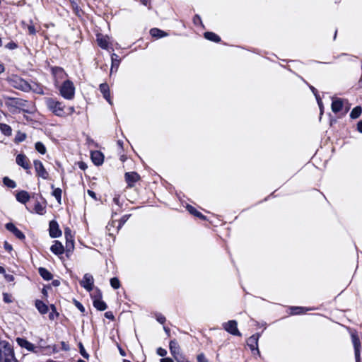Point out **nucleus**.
Instances as JSON below:
<instances>
[{
	"label": "nucleus",
	"instance_id": "7ed1b4c3",
	"mask_svg": "<svg viewBox=\"0 0 362 362\" xmlns=\"http://www.w3.org/2000/svg\"><path fill=\"white\" fill-rule=\"evenodd\" d=\"M223 328L228 333L234 336H241V333L238 329V322L235 320H229L227 322H224Z\"/></svg>",
	"mask_w": 362,
	"mask_h": 362
},
{
	"label": "nucleus",
	"instance_id": "3c124183",
	"mask_svg": "<svg viewBox=\"0 0 362 362\" xmlns=\"http://www.w3.org/2000/svg\"><path fill=\"white\" fill-rule=\"evenodd\" d=\"M105 316L106 318L113 320L115 317L112 312H106L105 313Z\"/></svg>",
	"mask_w": 362,
	"mask_h": 362
},
{
	"label": "nucleus",
	"instance_id": "a878e982",
	"mask_svg": "<svg viewBox=\"0 0 362 362\" xmlns=\"http://www.w3.org/2000/svg\"><path fill=\"white\" fill-rule=\"evenodd\" d=\"M204 37L206 39L216 42H218L221 40L220 37L212 32H206L204 33Z\"/></svg>",
	"mask_w": 362,
	"mask_h": 362
},
{
	"label": "nucleus",
	"instance_id": "4468645a",
	"mask_svg": "<svg viewBox=\"0 0 362 362\" xmlns=\"http://www.w3.org/2000/svg\"><path fill=\"white\" fill-rule=\"evenodd\" d=\"M91 159L96 165H100L103 163L104 156L101 152L95 151L91 153Z\"/></svg>",
	"mask_w": 362,
	"mask_h": 362
},
{
	"label": "nucleus",
	"instance_id": "e2e57ef3",
	"mask_svg": "<svg viewBox=\"0 0 362 362\" xmlns=\"http://www.w3.org/2000/svg\"><path fill=\"white\" fill-rule=\"evenodd\" d=\"M201 21V18L199 16H196L194 18V23H198L199 22Z\"/></svg>",
	"mask_w": 362,
	"mask_h": 362
},
{
	"label": "nucleus",
	"instance_id": "f3484780",
	"mask_svg": "<svg viewBox=\"0 0 362 362\" xmlns=\"http://www.w3.org/2000/svg\"><path fill=\"white\" fill-rule=\"evenodd\" d=\"M100 90L103 93V97L111 105L112 104V101H111V98H110V90H109L108 85L107 83H102V84H100Z\"/></svg>",
	"mask_w": 362,
	"mask_h": 362
},
{
	"label": "nucleus",
	"instance_id": "393cba45",
	"mask_svg": "<svg viewBox=\"0 0 362 362\" xmlns=\"http://www.w3.org/2000/svg\"><path fill=\"white\" fill-rule=\"evenodd\" d=\"M16 82L18 83V85L16 86L17 88L21 89L24 91H28L30 89V86L25 81L17 78Z\"/></svg>",
	"mask_w": 362,
	"mask_h": 362
},
{
	"label": "nucleus",
	"instance_id": "58836bf2",
	"mask_svg": "<svg viewBox=\"0 0 362 362\" xmlns=\"http://www.w3.org/2000/svg\"><path fill=\"white\" fill-rule=\"evenodd\" d=\"M110 285L113 288L117 289L120 286V282L117 278L114 277L110 279Z\"/></svg>",
	"mask_w": 362,
	"mask_h": 362
},
{
	"label": "nucleus",
	"instance_id": "5fc2aeb1",
	"mask_svg": "<svg viewBox=\"0 0 362 362\" xmlns=\"http://www.w3.org/2000/svg\"><path fill=\"white\" fill-rule=\"evenodd\" d=\"M87 193H88V194L90 197H91L93 199H97L96 194H95V193L93 191L88 189V190L87 191Z\"/></svg>",
	"mask_w": 362,
	"mask_h": 362
},
{
	"label": "nucleus",
	"instance_id": "39448f33",
	"mask_svg": "<svg viewBox=\"0 0 362 362\" xmlns=\"http://www.w3.org/2000/svg\"><path fill=\"white\" fill-rule=\"evenodd\" d=\"M351 339H352V343H353V345L354 347L356 362H360V349H361L360 339L358 337V336L356 335V334L354 332L351 333Z\"/></svg>",
	"mask_w": 362,
	"mask_h": 362
},
{
	"label": "nucleus",
	"instance_id": "2eb2a0df",
	"mask_svg": "<svg viewBox=\"0 0 362 362\" xmlns=\"http://www.w3.org/2000/svg\"><path fill=\"white\" fill-rule=\"evenodd\" d=\"M125 180L128 185L132 187L133 184L139 180V175L135 172L127 173Z\"/></svg>",
	"mask_w": 362,
	"mask_h": 362
},
{
	"label": "nucleus",
	"instance_id": "dca6fc26",
	"mask_svg": "<svg viewBox=\"0 0 362 362\" xmlns=\"http://www.w3.org/2000/svg\"><path fill=\"white\" fill-rule=\"evenodd\" d=\"M50 250L54 254L57 255H62L64 252L63 245L58 240H55L54 242V244L51 246Z\"/></svg>",
	"mask_w": 362,
	"mask_h": 362
},
{
	"label": "nucleus",
	"instance_id": "4be33fe9",
	"mask_svg": "<svg viewBox=\"0 0 362 362\" xmlns=\"http://www.w3.org/2000/svg\"><path fill=\"white\" fill-rule=\"evenodd\" d=\"M111 60L112 66L110 74H112L113 71H117L120 64V59H119V57L115 53L111 55Z\"/></svg>",
	"mask_w": 362,
	"mask_h": 362
},
{
	"label": "nucleus",
	"instance_id": "a18cd8bd",
	"mask_svg": "<svg viewBox=\"0 0 362 362\" xmlns=\"http://www.w3.org/2000/svg\"><path fill=\"white\" fill-rule=\"evenodd\" d=\"M197 362H208L205 356L203 354H200L197 356Z\"/></svg>",
	"mask_w": 362,
	"mask_h": 362
},
{
	"label": "nucleus",
	"instance_id": "c85d7f7f",
	"mask_svg": "<svg viewBox=\"0 0 362 362\" xmlns=\"http://www.w3.org/2000/svg\"><path fill=\"white\" fill-rule=\"evenodd\" d=\"M93 305L99 310H105L107 308L105 303L100 299L95 300L93 301Z\"/></svg>",
	"mask_w": 362,
	"mask_h": 362
},
{
	"label": "nucleus",
	"instance_id": "603ef678",
	"mask_svg": "<svg viewBox=\"0 0 362 362\" xmlns=\"http://www.w3.org/2000/svg\"><path fill=\"white\" fill-rule=\"evenodd\" d=\"M157 320L161 323L163 324L165 322V317L161 315L157 316Z\"/></svg>",
	"mask_w": 362,
	"mask_h": 362
},
{
	"label": "nucleus",
	"instance_id": "a19ab883",
	"mask_svg": "<svg viewBox=\"0 0 362 362\" xmlns=\"http://www.w3.org/2000/svg\"><path fill=\"white\" fill-rule=\"evenodd\" d=\"M116 223H117V221H112V222L109 223L106 227L107 230H108L109 232V234L110 235H112V229L116 227Z\"/></svg>",
	"mask_w": 362,
	"mask_h": 362
},
{
	"label": "nucleus",
	"instance_id": "bb28decb",
	"mask_svg": "<svg viewBox=\"0 0 362 362\" xmlns=\"http://www.w3.org/2000/svg\"><path fill=\"white\" fill-rule=\"evenodd\" d=\"M39 273L45 280H50L52 278V274L45 268H39Z\"/></svg>",
	"mask_w": 362,
	"mask_h": 362
},
{
	"label": "nucleus",
	"instance_id": "c03bdc74",
	"mask_svg": "<svg viewBox=\"0 0 362 362\" xmlns=\"http://www.w3.org/2000/svg\"><path fill=\"white\" fill-rule=\"evenodd\" d=\"M74 303H75V305L76 306V308L82 313H83L85 311V308L83 306V305L79 303L78 301L77 300H74Z\"/></svg>",
	"mask_w": 362,
	"mask_h": 362
},
{
	"label": "nucleus",
	"instance_id": "423d86ee",
	"mask_svg": "<svg viewBox=\"0 0 362 362\" xmlns=\"http://www.w3.org/2000/svg\"><path fill=\"white\" fill-rule=\"evenodd\" d=\"M34 167L35 169V171L37 173V175L42 178L46 180L48 178V173L44 168V165L42 163L38 160H35L33 162Z\"/></svg>",
	"mask_w": 362,
	"mask_h": 362
},
{
	"label": "nucleus",
	"instance_id": "ddd939ff",
	"mask_svg": "<svg viewBox=\"0 0 362 362\" xmlns=\"http://www.w3.org/2000/svg\"><path fill=\"white\" fill-rule=\"evenodd\" d=\"M6 228L8 230L12 232L18 238L22 240L25 238L24 234L18 229L14 224L8 223L6 225Z\"/></svg>",
	"mask_w": 362,
	"mask_h": 362
},
{
	"label": "nucleus",
	"instance_id": "b1692460",
	"mask_svg": "<svg viewBox=\"0 0 362 362\" xmlns=\"http://www.w3.org/2000/svg\"><path fill=\"white\" fill-rule=\"evenodd\" d=\"M35 307L41 314H45L48 312L47 305L40 300L35 301Z\"/></svg>",
	"mask_w": 362,
	"mask_h": 362
},
{
	"label": "nucleus",
	"instance_id": "052dcab7",
	"mask_svg": "<svg viewBox=\"0 0 362 362\" xmlns=\"http://www.w3.org/2000/svg\"><path fill=\"white\" fill-rule=\"evenodd\" d=\"M357 129L358 130V132H361L362 133V121H360L358 123V125H357Z\"/></svg>",
	"mask_w": 362,
	"mask_h": 362
},
{
	"label": "nucleus",
	"instance_id": "6e6d98bb",
	"mask_svg": "<svg viewBox=\"0 0 362 362\" xmlns=\"http://www.w3.org/2000/svg\"><path fill=\"white\" fill-rule=\"evenodd\" d=\"M175 358L176 359L177 362H189L187 359L182 356H180V358L176 357Z\"/></svg>",
	"mask_w": 362,
	"mask_h": 362
},
{
	"label": "nucleus",
	"instance_id": "de8ad7c7",
	"mask_svg": "<svg viewBox=\"0 0 362 362\" xmlns=\"http://www.w3.org/2000/svg\"><path fill=\"white\" fill-rule=\"evenodd\" d=\"M119 199L120 197L119 195H115V197L113 198V202L116 205L120 207L122 206V204L120 203Z\"/></svg>",
	"mask_w": 362,
	"mask_h": 362
},
{
	"label": "nucleus",
	"instance_id": "69168bd1",
	"mask_svg": "<svg viewBox=\"0 0 362 362\" xmlns=\"http://www.w3.org/2000/svg\"><path fill=\"white\" fill-rule=\"evenodd\" d=\"M5 69L2 64H0V74L3 73Z\"/></svg>",
	"mask_w": 362,
	"mask_h": 362
},
{
	"label": "nucleus",
	"instance_id": "2f4dec72",
	"mask_svg": "<svg viewBox=\"0 0 362 362\" xmlns=\"http://www.w3.org/2000/svg\"><path fill=\"white\" fill-rule=\"evenodd\" d=\"M0 129L1 132L6 136H10L12 133L11 127L6 124H1Z\"/></svg>",
	"mask_w": 362,
	"mask_h": 362
},
{
	"label": "nucleus",
	"instance_id": "49530a36",
	"mask_svg": "<svg viewBox=\"0 0 362 362\" xmlns=\"http://www.w3.org/2000/svg\"><path fill=\"white\" fill-rule=\"evenodd\" d=\"M157 354L160 356H165L167 354V351L160 347L157 349Z\"/></svg>",
	"mask_w": 362,
	"mask_h": 362
},
{
	"label": "nucleus",
	"instance_id": "f704fd0d",
	"mask_svg": "<svg viewBox=\"0 0 362 362\" xmlns=\"http://www.w3.org/2000/svg\"><path fill=\"white\" fill-rule=\"evenodd\" d=\"M62 189L60 188H56L52 192V195L57 200L59 204H61L62 201Z\"/></svg>",
	"mask_w": 362,
	"mask_h": 362
},
{
	"label": "nucleus",
	"instance_id": "412c9836",
	"mask_svg": "<svg viewBox=\"0 0 362 362\" xmlns=\"http://www.w3.org/2000/svg\"><path fill=\"white\" fill-rule=\"evenodd\" d=\"M4 351L7 357L11 356V346L8 342L6 341H0V352Z\"/></svg>",
	"mask_w": 362,
	"mask_h": 362
},
{
	"label": "nucleus",
	"instance_id": "9b49d317",
	"mask_svg": "<svg viewBox=\"0 0 362 362\" xmlns=\"http://www.w3.org/2000/svg\"><path fill=\"white\" fill-rule=\"evenodd\" d=\"M344 101L339 98H333L332 103V110L334 113H337L343 110Z\"/></svg>",
	"mask_w": 362,
	"mask_h": 362
},
{
	"label": "nucleus",
	"instance_id": "1a4fd4ad",
	"mask_svg": "<svg viewBox=\"0 0 362 362\" xmlns=\"http://www.w3.org/2000/svg\"><path fill=\"white\" fill-rule=\"evenodd\" d=\"M16 341L20 346L25 348L30 351H33L35 353L37 352V350L36 349L37 348L35 346V345L29 342L26 339L17 338Z\"/></svg>",
	"mask_w": 362,
	"mask_h": 362
},
{
	"label": "nucleus",
	"instance_id": "37998d69",
	"mask_svg": "<svg viewBox=\"0 0 362 362\" xmlns=\"http://www.w3.org/2000/svg\"><path fill=\"white\" fill-rule=\"evenodd\" d=\"M303 308L302 307H296L292 308V314L298 315L303 313Z\"/></svg>",
	"mask_w": 362,
	"mask_h": 362
},
{
	"label": "nucleus",
	"instance_id": "aec40b11",
	"mask_svg": "<svg viewBox=\"0 0 362 362\" xmlns=\"http://www.w3.org/2000/svg\"><path fill=\"white\" fill-rule=\"evenodd\" d=\"M169 347L171 354L175 358L180 355V346L175 340L170 341Z\"/></svg>",
	"mask_w": 362,
	"mask_h": 362
},
{
	"label": "nucleus",
	"instance_id": "4c0bfd02",
	"mask_svg": "<svg viewBox=\"0 0 362 362\" xmlns=\"http://www.w3.org/2000/svg\"><path fill=\"white\" fill-rule=\"evenodd\" d=\"M310 89L312 90L313 93L315 94V95L316 97L318 105L320 109V114L322 115L323 112V106H322V103L321 101V99L317 96V95L316 93V89L314 87L310 86Z\"/></svg>",
	"mask_w": 362,
	"mask_h": 362
},
{
	"label": "nucleus",
	"instance_id": "338daca9",
	"mask_svg": "<svg viewBox=\"0 0 362 362\" xmlns=\"http://www.w3.org/2000/svg\"><path fill=\"white\" fill-rule=\"evenodd\" d=\"M119 349V353L122 356H124L126 355L123 349H122L121 348Z\"/></svg>",
	"mask_w": 362,
	"mask_h": 362
},
{
	"label": "nucleus",
	"instance_id": "cd10ccee",
	"mask_svg": "<svg viewBox=\"0 0 362 362\" xmlns=\"http://www.w3.org/2000/svg\"><path fill=\"white\" fill-rule=\"evenodd\" d=\"M13 351L11 349V357H7V356L5 354L4 351L0 352V362H13Z\"/></svg>",
	"mask_w": 362,
	"mask_h": 362
},
{
	"label": "nucleus",
	"instance_id": "f8f14e48",
	"mask_svg": "<svg viewBox=\"0 0 362 362\" xmlns=\"http://www.w3.org/2000/svg\"><path fill=\"white\" fill-rule=\"evenodd\" d=\"M259 337V335L258 334L251 336L250 338H248L247 344L252 351L256 350L257 354H259V351L258 349Z\"/></svg>",
	"mask_w": 362,
	"mask_h": 362
},
{
	"label": "nucleus",
	"instance_id": "e433bc0d",
	"mask_svg": "<svg viewBox=\"0 0 362 362\" xmlns=\"http://www.w3.org/2000/svg\"><path fill=\"white\" fill-rule=\"evenodd\" d=\"M64 234H65V237H66V241H67L66 247H74L73 241L72 240L69 241V237L71 238V230L69 228L65 229Z\"/></svg>",
	"mask_w": 362,
	"mask_h": 362
},
{
	"label": "nucleus",
	"instance_id": "79ce46f5",
	"mask_svg": "<svg viewBox=\"0 0 362 362\" xmlns=\"http://www.w3.org/2000/svg\"><path fill=\"white\" fill-rule=\"evenodd\" d=\"M130 215H124L123 216L120 221H119V223H118V226H117V228H116V230L117 231L122 226V225L128 220L129 217Z\"/></svg>",
	"mask_w": 362,
	"mask_h": 362
},
{
	"label": "nucleus",
	"instance_id": "774afa93",
	"mask_svg": "<svg viewBox=\"0 0 362 362\" xmlns=\"http://www.w3.org/2000/svg\"><path fill=\"white\" fill-rule=\"evenodd\" d=\"M139 1H140V2H141L142 4H144V5H145V6H146V5L148 4V0H139Z\"/></svg>",
	"mask_w": 362,
	"mask_h": 362
},
{
	"label": "nucleus",
	"instance_id": "f257e3e1",
	"mask_svg": "<svg viewBox=\"0 0 362 362\" xmlns=\"http://www.w3.org/2000/svg\"><path fill=\"white\" fill-rule=\"evenodd\" d=\"M45 103L49 110L56 116L61 117L67 116L66 107L63 103L49 98L46 99Z\"/></svg>",
	"mask_w": 362,
	"mask_h": 362
},
{
	"label": "nucleus",
	"instance_id": "0e129e2a",
	"mask_svg": "<svg viewBox=\"0 0 362 362\" xmlns=\"http://www.w3.org/2000/svg\"><path fill=\"white\" fill-rule=\"evenodd\" d=\"M79 168L82 170H85L86 168V165L84 163H80Z\"/></svg>",
	"mask_w": 362,
	"mask_h": 362
},
{
	"label": "nucleus",
	"instance_id": "7c9ffc66",
	"mask_svg": "<svg viewBox=\"0 0 362 362\" xmlns=\"http://www.w3.org/2000/svg\"><path fill=\"white\" fill-rule=\"evenodd\" d=\"M362 109L360 106L354 107L350 113V117L352 119H357L360 117Z\"/></svg>",
	"mask_w": 362,
	"mask_h": 362
},
{
	"label": "nucleus",
	"instance_id": "bf43d9fd",
	"mask_svg": "<svg viewBox=\"0 0 362 362\" xmlns=\"http://www.w3.org/2000/svg\"><path fill=\"white\" fill-rule=\"evenodd\" d=\"M160 362H174V361L170 358H164L160 359Z\"/></svg>",
	"mask_w": 362,
	"mask_h": 362
},
{
	"label": "nucleus",
	"instance_id": "6ab92c4d",
	"mask_svg": "<svg viewBox=\"0 0 362 362\" xmlns=\"http://www.w3.org/2000/svg\"><path fill=\"white\" fill-rule=\"evenodd\" d=\"M16 199L22 204H25L30 199V195H29L28 192L26 191H24V190L18 192L16 194Z\"/></svg>",
	"mask_w": 362,
	"mask_h": 362
},
{
	"label": "nucleus",
	"instance_id": "09e8293b",
	"mask_svg": "<svg viewBox=\"0 0 362 362\" xmlns=\"http://www.w3.org/2000/svg\"><path fill=\"white\" fill-rule=\"evenodd\" d=\"M25 137H26L25 134H20V135H18V136H17L16 137V141L17 142H21V141H23V140H25Z\"/></svg>",
	"mask_w": 362,
	"mask_h": 362
},
{
	"label": "nucleus",
	"instance_id": "20e7f679",
	"mask_svg": "<svg viewBox=\"0 0 362 362\" xmlns=\"http://www.w3.org/2000/svg\"><path fill=\"white\" fill-rule=\"evenodd\" d=\"M52 74L54 78L55 86H58L61 81L66 77V74L60 67H53L52 69Z\"/></svg>",
	"mask_w": 362,
	"mask_h": 362
},
{
	"label": "nucleus",
	"instance_id": "c9c22d12",
	"mask_svg": "<svg viewBox=\"0 0 362 362\" xmlns=\"http://www.w3.org/2000/svg\"><path fill=\"white\" fill-rule=\"evenodd\" d=\"M35 149L41 154L46 153V148L42 142L38 141L35 144Z\"/></svg>",
	"mask_w": 362,
	"mask_h": 362
},
{
	"label": "nucleus",
	"instance_id": "9d476101",
	"mask_svg": "<svg viewBox=\"0 0 362 362\" xmlns=\"http://www.w3.org/2000/svg\"><path fill=\"white\" fill-rule=\"evenodd\" d=\"M16 163L25 170L30 169L29 159L24 154H18L16 156Z\"/></svg>",
	"mask_w": 362,
	"mask_h": 362
},
{
	"label": "nucleus",
	"instance_id": "6e6552de",
	"mask_svg": "<svg viewBox=\"0 0 362 362\" xmlns=\"http://www.w3.org/2000/svg\"><path fill=\"white\" fill-rule=\"evenodd\" d=\"M62 231L59 228V225L57 221H52L49 223V235L52 238H58L61 236Z\"/></svg>",
	"mask_w": 362,
	"mask_h": 362
},
{
	"label": "nucleus",
	"instance_id": "4d7b16f0",
	"mask_svg": "<svg viewBox=\"0 0 362 362\" xmlns=\"http://www.w3.org/2000/svg\"><path fill=\"white\" fill-rule=\"evenodd\" d=\"M4 300L6 303H11V299L10 298V296L6 294V293H4Z\"/></svg>",
	"mask_w": 362,
	"mask_h": 362
},
{
	"label": "nucleus",
	"instance_id": "8fccbe9b",
	"mask_svg": "<svg viewBox=\"0 0 362 362\" xmlns=\"http://www.w3.org/2000/svg\"><path fill=\"white\" fill-rule=\"evenodd\" d=\"M80 348H81V350H80V353L85 358H88V354L86 352L83 346L81 344L80 345Z\"/></svg>",
	"mask_w": 362,
	"mask_h": 362
},
{
	"label": "nucleus",
	"instance_id": "0eeeda50",
	"mask_svg": "<svg viewBox=\"0 0 362 362\" xmlns=\"http://www.w3.org/2000/svg\"><path fill=\"white\" fill-rule=\"evenodd\" d=\"M94 279L91 274H86L80 284L88 291H90L93 287Z\"/></svg>",
	"mask_w": 362,
	"mask_h": 362
},
{
	"label": "nucleus",
	"instance_id": "f03ea898",
	"mask_svg": "<svg viewBox=\"0 0 362 362\" xmlns=\"http://www.w3.org/2000/svg\"><path fill=\"white\" fill-rule=\"evenodd\" d=\"M60 95L66 100H72L75 95V86L72 81L65 80L59 87Z\"/></svg>",
	"mask_w": 362,
	"mask_h": 362
},
{
	"label": "nucleus",
	"instance_id": "13d9d810",
	"mask_svg": "<svg viewBox=\"0 0 362 362\" xmlns=\"http://www.w3.org/2000/svg\"><path fill=\"white\" fill-rule=\"evenodd\" d=\"M61 345H62V349L66 350V351L69 349V346L65 342L62 341Z\"/></svg>",
	"mask_w": 362,
	"mask_h": 362
},
{
	"label": "nucleus",
	"instance_id": "864d4df0",
	"mask_svg": "<svg viewBox=\"0 0 362 362\" xmlns=\"http://www.w3.org/2000/svg\"><path fill=\"white\" fill-rule=\"evenodd\" d=\"M66 111L67 115H72L74 112L75 109H74V107H69V108H67L66 110Z\"/></svg>",
	"mask_w": 362,
	"mask_h": 362
},
{
	"label": "nucleus",
	"instance_id": "ea45409f",
	"mask_svg": "<svg viewBox=\"0 0 362 362\" xmlns=\"http://www.w3.org/2000/svg\"><path fill=\"white\" fill-rule=\"evenodd\" d=\"M23 24L27 28L30 35H35L36 33V30L33 24L25 25L24 23Z\"/></svg>",
	"mask_w": 362,
	"mask_h": 362
},
{
	"label": "nucleus",
	"instance_id": "a211bd4d",
	"mask_svg": "<svg viewBox=\"0 0 362 362\" xmlns=\"http://www.w3.org/2000/svg\"><path fill=\"white\" fill-rule=\"evenodd\" d=\"M97 42L98 45L103 49H107L109 45V37L103 35H97Z\"/></svg>",
	"mask_w": 362,
	"mask_h": 362
},
{
	"label": "nucleus",
	"instance_id": "680f3d73",
	"mask_svg": "<svg viewBox=\"0 0 362 362\" xmlns=\"http://www.w3.org/2000/svg\"><path fill=\"white\" fill-rule=\"evenodd\" d=\"M5 248L8 251H11L12 250V246L7 243H5Z\"/></svg>",
	"mask_w": 362,
	"mask_h": 362
},
{
	"label": "nucleus",
	"instance_id": "5701e85b",
	"mask_svg": "<svg viewBox=\"0 0 362 362\" xmlns=\"http://www.w3.org/2000/svg\"><path fill=\"white\" fill-rule=\"evenodd\" d=\"M150 34L152 37L156 38H161L163 37L168 36V33L158 29V28H152L150 30Z\"/></svg>",
	"mask_w": 362,
	"mask_h": 362
},
{
	"label": "nucleus",
	"instance_id": "72a5a7b5",
	"mask_svg": "<svg viewBox=\"0 0 362 362\" xmlns=\"http://www.w3.org/2000/svg\"><path fill=\"white\" fill-rule=\"evenodd\" d=\"M34 210L37 214L42 215L45 213V206L40 202H37L35 204Z\"/></svg>",
	"mask_w": 362,
	"mask_h": 362
},
{
	"label": "nucleus",
	"instance_id": "c756f323",
	"mask_svg": "<svg viewBox=\"0 0 362 362\" xmlns=\"http://www.w3.org/2000/svg\"><path fill=\"white\" fill-rule=\"evenodd\" d=\"M187 211L192 215L199 217L202 219H204L205 217L200 212H199L196 209H194L192 206L187 205Z\"/></svg>",
	"mask_w": 362,
	"mask_h": 362
},
{
	"label": "nucleus",
	"instance_id": "473e14b6",
	"mask_svg": "<svg viewBox=\"0 0 362 362\" xmlns=\"http://www.w3.org/2000/svg\"><path fill=\"white\" fill-rule=\"evenodd\" d=\"M3 183L8 188L13 189L16 187V182L8 177H4L3 178Z\"/></svg>",
	"mask_w": 362,
	"mask_h": 362
}]
</instances>
